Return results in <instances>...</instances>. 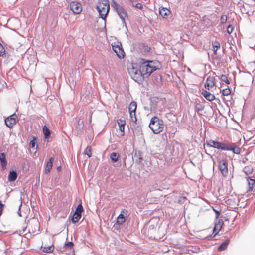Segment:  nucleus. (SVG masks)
Instances as JSON below:
<instances>
[{"mask_svg":"<svg viewBox=\"0 0 255 255\" xmlns=\"http://www.w3.org/2000/svg\"><path fill=\"white\" fill-rule=\"evenodd\" d=\"M206 144L207 146L209 147H212L222 150L231 151L236 154H239L241 152L240 148L234 143H226L210 139L207 140Z\"/></svg>","mask_w":255,"mask_h":255,"instance_id":"1","label":"nucleus"},{"mask_svg":"<svg viewBox=\"0 0 255 255\" xmlns=\"http://www.w3.org/2000/svg\"><path fill=\"white\" fill-rule=\"evenodd\" d=\"M149 127L154 134H158L164 129V122L155 116L150 119Z\"/></svg>","mask_w":255,"mask_h":255,"instance_id":"2","label":"nucleus"},{"mask_svg":"<svg viewBox=\"0 0 255 255\" xmlns=\"http://www.w3.org/2000/svg\"><path fill=\"white\" fill-rule=\"evenodd\" d=\"M140 64L141 71L147 76H149L156 70H159V67L156 65H152L148 60L142 58L140 59Z\"/></svg>","mask_w":255,"mask_h":255,"instance_id":"3","label":"nucleus"},{"mask_svg":"<svg viewBox=\"0 0 255 255\" xmlns=\"http://www.w3.org/2000/svg\"><path fill=\"white\" fill-rule=\"evenodd\" d=\"M96 9L99 14L100 17L104 21L106 24V17L110 9L109 4L106 3L105 4L97 5Z\"/></svg>","mask_w":255,"mask_h":255,"instance_id":"4","label":"nucleus"},{"mask_svg":"<svg viewBox=\"0 0 255 255\" xmlns=\"http://www.w3.org/2000/svg\"><path fill=\"white\" fill-rule=\"evenodd\" d=\"M218 168L224 177H226L228 174V161L223 158L218 160Z\"/></svg>","mask_w":255,"mask_h":255,"instance_id":"5","label":"nucleus"},{"mask_svg":"<svg viewBox=\"0 0 255 255\" xmlns=\"http://www.w3.org/2000/svg\"><path fill=\"white\" fill-rule=\"evenodd\" d=\"M83 210L84 209L82 203H79L76 208L72 215L71 222L73 224L77 223L80 220L82 216V212L83 211Z\"/></svg>","mask_w":255,"mask_h":255,"instance_id":"6","label":"nucleus"},{"mask_svg":"<svg viewBox=\"0 0 255 255\" xmlns=\"http://www.w3.org/2000/svg\"><path fill=\"white\" fill-rule=\"evenodd\" d=\"M17 115L15 113H14L5 119V124L7 127H8L9 128H11L18 122V120H17Z\"/></svg>","mask_w":255,"mask_h":255,"instance_id":"7","label":"nucleus"},{"mask_svg":"<svg viewBox=\"0 0 255 255\" xmlns=\"http://www.w3.org/2000/svg\"><path fill=\"white\" fill-rule=\"evenodd\" d=\"M115 11L119 16L120 18L121 19L123 25H125L126 27H127L125 19L126 18L128 17V15L126 10L121 6Z\"/></svg>","mask_w":255,"mask_h":255,"instance_id":"8","label":"nucleus"},{"mask_svg":"<svg viewBox=\"0 0 255 255\" xmlns=\"http://www.w3.org/2000/svg\"><path fill=\"white\" fill-rule=\"evenodd\" d=\"M128 213V210L122 209L120 214L117 218L116 224L118 225H122L126 221V217Z\"/></svg>","mask_w":255,"mask_h":255,"instance_id":"9","label":"nucleus"},{"mask_svg":"<svg viewBox=\"0 0 255 255\" xmlns=\"http://www.w3.org/2000/svg\"><path fill=\"white\" fill-rule=\"evenodd\" d=\"M112 48L114 51L116 53L117 56L120 59L124 58L125 55V53L121 43L120 45L118 44L112 46Z\"/></svg>","mask_w":255,"mask_h":255,"instance_id":"10","label":"nucleus"},{"mask_svg":"<svg viewBox=\"0 0 255 255\" xmlns=\"http://www.w3.org/2000/svg\"><path fill=\"white\" fill-rule=\"evenodd\" d=\"M70 7L71 10L75 14H79L82 11V7L80 3L75 2L72 1L70 3Z\"/></svg>","mask_w":255,"mask_h":255,"instance_id":"11","label":"nucleus"},{"mask_svg":"<svg viewBox=\"0 0 255 255\" xmlns=\"http://www.w3.org/2000/svg\"><path fill=\"white\" fill-rule=\"evenodd\" d=\"M144 75H145L141 71L140 68V71L137 73L136 72V74H134V75L132 76L131 77L135 82L140 84L143 81Z\"/></svg>","mask_w":255,"mask_h":255,"instance_id":"12","label":"nucleus"},{"mask_svg":"<svg viewBox=\"0 0 255 255\" xmlns=\"http://www.w3.org/2000/svg\"><path fill=\"white\" fill-rule=\"evenodd\" d=\"M214 227L213 229V233L216 232L218 233L221 230L222 226L224 225V222L222 219H216L214 223Z\"/></svg>","mask_w":255,"mask_h":255,"instance_id":"13","label":"nucleus"},{"mask_svg":"<svg viewBox=\"0 0 255 255\" xmlns=\"http://www.w3.org/2000/svg\"><path fill=\"white\" fill-rule=\"evenodd\" d=\"M0 164L2 170H4L7 165V161L6 158V154L5 153H0Z\"/></svg>","mask_w":255,"mask_h":255,"instance_id":"14","label":"nucleus"},{"mask_svg":"<svg viewBox=\"0 0 255 255\" xmlns=\"http://www.w3.org/2000/svg\"><path fill=\"white\" fill-rule=\"evenodd\" d=\"M215 85L214 77L209 76L207 77L206 82L204 84L205 88L209 90L210 88L213 87Z\"/></svg>","mask_w":255,"mask_h":255,"instance_id":"15","label":"nucleus"},{"mask_svg":"<svg viewBox=\"0 0 255 255\" xmlns=\"http://www.w3.org/2000/svg\"><path fill=\"white\" fill-rule=\"evenodd\" d=\"M201 94L209 101H212L215 99V95L207 90H203Z\"/></svg>","mask_w":255,"mask_h":255,"instance_id":"16","label":"nucleus"},{"mask_svg":"<svg viewBox=\"0 0 255 255\" xmlns=\"http://www.w3.org/2000/svg\"><path fill=\"white\" fill-rule=\"evenodd\" d=\"M133 158L135 159V163L140 164L143 160L142 153L139 151H135L133 154Z\"/></svg>","mask_w":255,"mask_h":255,"instance_id":"17","label":"nucleus"},{"mask_svg":"<svg viewBox=\"0 0 255 255\" xmlns=\"http://www.w3.org/2000/svg\"><path fill=\"white\" fill-rule=\"evenodd\" d=\"M137 108V103L135 101H132L130 103L128 106V111L129 112V114L132 115V114L135 116V114L136 113Z\"/></svg>","mask_w":255,"mask_h":255,"instance_id":"18","label":"nucleus"},{"mask_svg":"<svg viewBox=\"0 0 255 255\" xmlns=\"http://www.w3.org/2000/svg\"><path fill=\"white\" fill-rule=\"evenodd\" d=\"M247 180L249 187L248 191H253L255 190V180L250 177H247Z\"/></svg>","mask_w":255,"mask_h":255,"instance_id":"19","label":"nucleus"},{"mask_svg":"<svg viewBox=\"0 0 255 255\" xmlns=\"http://www.w3.org/2000/svg\"><path fill=\"white\" fill-rule=\"evenodd\" d=\"M17 173L15 170L10 171L8 175V180L10 182H14L17 178Z\"/></svg>","mask_w":255,"mask_h":255,"instance_id":"20","label":"nucleus"},{"mask_svg":"<svg viewBox=\"0 0 255 255\" xmlns=\"http://www.w3.org/2000/svg\"><path fill=\"white\" fill-rule=\"evenodd\" d=\"M53 160L54 158L53 157H51L49 160L47 162L45 168V173L46 174H48L50 172L53 166Z\"/></svg>","mask_w":255,"mask_h":255,"instance_id":"21","label":"nucleus"},{"mask_svg":"<svg viewBox=\"0 0 255 255\" xmlns=\"http://www.w3.org/2000/svg\"><path fill=\"white\" fill-rule=\"evenodd\" d=\"M171 13L170 9L163 7L159 10V14L163 18H167L168 16Z\"/></svg>","mask_w":255,"mask_h":255,"instance_id":"22","label":"nucleus"},{"mask_svg":"<svg viewBox=\"0 0 255 255\" xmlns=\"http://www.w3.org/2000/svg\"><path fill=\"white\" fill-rule=\"evenodd\" d=\"M42 130L45 139L48 140L50 137L51 133V130L48 128L46 125H44L43 127Z\"/></svg>","mask_w":255,"mask_h":255,"instance_id":"23","label":"nucleus"},{"mask_svg":"<svg viewBox=\"0 0 255 255\" xmlns=\"http://www.w3.org/2000/svg\"><path fill=\"white\" fill-rule=\"evenodd\" d=\"M140 71V66H139V68L138 69L137 67L136 64H132V67L131 68L128 69V72L129 74L131 75V77L134 75V74H136V72H138V71Z\"/></svg>","mask_w":255,"mask_h":255,"instance_id":"24","label":"nucleus"},{"mask_svg":"<svg viewBox=\"0 0 255 255\" xmlns=\"http://www.w3.org/2000/svg\"><path fill=\"white\" fill-rule=\"evenodd\" d=\"M229 239H227L222 242L218 247V250L219 251H222L225 250L229 244Z\"/></svg>","mask_w":255,"mask_h":255,"instance_id":"25","label":"nucleus"},{"mask_svg":"<svg viewBox=\"0 0 255 255\" xmlns=\"http://www.w3.org/2000/svg\"><path fill=\"white\" fill-rule=\"evenodd\" d=\"M118 124L119 125V130L123 132L122 135L124 134V128H125V125L126 124L125 121L122 120L121 119H120L118 120L117 121Z\"/></svg>","mask_w":255,"mask_h":255,"instance_id":"26","label":"nucleus"},{"mask_svg":"<svg viewBox=\"0 0 255 255\" xmlns=\"http://www.w3.org/2000/svg\"><path fill=\"white\" fill-rule=\"evenodd\" d=\"M29 147L32 149H37V137L32 136V139L30 140V143H29Z\"/></svg>","mask_w":255,"mask_h":255,"instance_id":"27","label":"nucleus"},{"mask_svg":"<svg viewBox=\"0 0 255 255\" xmlns=\"http://www.w3.org/2000/svg\"><path fill=\"white\" fill-rule=\"evenodd\" d=\"M159 101V98L156 97H153L150 99V109L155 108L158 102Z\"/></svg>","mask_w":255,"mask_h":255,"instance_id":"28","label":"nucleus"},{"mask_svg":"<svg viewBox=\"0 0 255 255\" xmlns=\"http://www.w3.org/2000/svg\"><path fill=\"white\" fill-rule=\"evenodd\" d=\"M205 108V106L201 102L197 103L195 106V111L197 112L198 115H200L199 112L202 111Z\"/></svg>","mask_w":255,"mask_h":255,"instance_id":"29","label":"nucleus"},{"mask_svg":"<svg viewBox=\"0 0 255 255\" xmlns=\"http://www.w3.org/2000/svg\"><path fill=\"white\" fill-rule=\"evenodd\" d=\"M119 158V154L117 153L113 152L110 154V159L113 162H117Z\"/></svg>","mask_w":255,"mask_h":255,"instance_id":"30","label":"nucleus"},{"mask_svg":"<svg viewBox=\"0 0 255 255\" xmlns=\"http://www.w3.org/2000/svg\"><path fill=\"white\" fill-rule=\"evenodd\" d=\"M42 251L45 253H51L54 249V246L53 245L49 246L48 247H42Z\"/></svg>","mask_w":255,"mask_h":255,"instance_id":"31","label":"nucleus"},{"mask_svg":"<svg viewBox=\"0 0 255 255\" xmlns=\"http://www.w3.org/2000/svg\"><path fill=\"white\" fill-rule=\"evenodd\" d=\"M231 89L229 87L224 89L222 90V94L223 96L229 95L231 94Z\"/></svg>","mask_w":255,"mask_h":255,"instance_id":"32","label":"nucleus"},{"mask_svg":"<svg viewBox=\"0 0 255 255\" xmlns=\"http://www.w3.org/2000/svg\"><path fill=\"white\" fill-rule=\"evenodd\" d=\"M220 79L222 81L224 82L225 83L227 84H230V81H229L228 77L226 75L222 74L220 76Z\"/></svg>","mask_w":255,"mask_h":255,"instance_id":"33","label":"nucleus"},{"mask_svg":"<svg viewBox=\"0 0 255 255\" xmlns=\"http://www.w3.org/2000/svg\"><path fill=\"white\" fill-rule=\"evenodd\" d=\"M149 62L152 64V65H156L159 67V69L161 68V65L160 62L158 60H149Z\"/></svg>","mask_w":255,"mask_h":255,"instance_id":"34","label":"nucleus"},{"mask_svg":"<svg viewBox=\"0 0 255 255\" xmlns=\"http://www.w3.org/2000/svg\"><path fill=\"white\" fill-rule=\"evenodd\" d=\"M4 54L5 55V57H6L7 55L5 53V50L3 45L1 44L0 45V57L2 56Z\"/></svg>","mask_w":255,"mask_h":255,"instance_id":"35","label":"nucleus"},{"mask_svg":"<svg viewBox=\"0 0 255 255\" xmlns=\"http://www.w3.org/2000/svg\"><path fill=\"white\" fill-rule=\"evenodd\" d=\"M227 16L226 15H222L221 16V18H220V24L221 25L225 24L227 22Z\"/></svg>","mask_w":255,"mask_h":255,"instance_id":"36","label":"nucleus"},{"mask_svg":"<svg viewBox=\"0 0 255 255\" xmlns=\"http://www.w3.org/2000/svg\"><path fill=\"white\" fill-rule=\"evenodd\" d=\"M112 7L115 10H116L118 8L120 7L121 5L118 4L115 1L113 0L111 3Z\"/></svg>","mask_w":255,"mask_h":255,"instance_id":"37","label":"nucleus"},{"mask_svg":"<svg viewBox=\"0 0 255 255\" xmlns=\"http://www.w3.org/2000/svg\"><path fill=\"white\" fill-rule=\"evenodd\" d=\"M84 153L87 155L88 157H90L92 156L91 147L90 146H88L85 151Z\"/></svg>","mask_w":255,"mask_h":255,"instance_id":"38","label":"nucleus"},{"mask_svg":"<svg viewBox=\"0 0 255 255\" xmlns=\"http://www.w3.org/2000/svg\"><path fill=\"white\" fill-rule=\"evenodd\" d=\"M74 246V243L72 242L69 241L66 242L64 245V247L71 249Z\"/></svg>","mask_w":255,"mask_h":255,"instance_id":"39","label":"nucleus"},{"mask_svg":"<svg viewBox=\"0 0 255 255\" xmlns=\"http://www.w3.org/2000/svg\"><path fill=\"white\" fill-rule=\"evenodd\" d=\"M217 234L218 233L216 232L214 233L213 232L212 235L207 236L205 238V239H206L207 240H211L213 238L215 237Z\"/></svg>","mask_w":255,"mask_h":255,"instance_id":"40","label":"nucleus"},{"mask_svg":"<svg viewBox=\"0 0 255 255\" xmlns=\"http://www.w3.org/2000/svg\"><path fill=\"white\" fill-rule=\"evenodd\" d=\"M234 29V27L232 26L231 25H229L227 28V32L230 34L233 32V30Z\"/></svg>","mask_w":255,"mask_h":255,"instance_id":"41","label":"nucleus"},{"mask_svg":"<svg viewBox=\"0 0 255 255\" xmlns=\"http://www.w3.org/2000/svg\"><path fill=\"white\" fill-rule=\"evenodd\" d=\"M83 128V122H82L80 123V121H79L77 125L76 126V129H78L79 130H80Z\"/></svg>","mask_w":255,"mask_h":255,"instance_id":"42","label":"nucleus"},{"mask_svg":"<svg viewBox=\"0 0 255 255\" xmlns=\"http://www.w3.org/2000/svg\"><path fill=\"white\" fill-rule=\"evenodd\" d=\"M243 171L246 175H248L249 173H251L252 172L248 167H245L243 169Z\"/></svg>","mask_w":255,"mask_h":255,"instance_id":"43","label":"nucleus"},{"mask_svg":"<svg viewBox=\"0 0 255 255\" xmlns=\"http://www.w3.org/2000/svg\"><path fill=\"white\" fill-rule=\"evenodd\" d=\"M213 49H215V50H218V48L220 47V43L218 42H215L214 44H213Z\"/></svg>","mask_w":255,"mask_h":255,"instance_id":"44","label":"nucleus"},{"mask_svg":"<svg viewBox=\"0 0 255 255\" xmlns=\"http://www.w3.org/2000/svg\"><path fill=\"white\" fill-rule=\"evenodd\" d=\"M213 210H214V212L215 213V219H217L219 218V216H220V211H218V210H217L216 209H214Z\"/></svg>","mask_w":255,"mask_h":255,"instance_id":"45","label":"nucleus"},{"mask_svg":"<svg viewBox=\"0 0 255 255\" xmlns=\"http://www.w3.org/2000/svg\"><path fill=\"white\" fill-rule=\"evenodd\" d=\"M130 117L131 118V121L134 122V123H135L137 121V118H136V113L135 114V116H134V115L132 114V115H130Z\"/></svg>","mask_w":255,"mask_h":255,"instance_id":"46","label":"nucleus"},{"mask_svg":"<svg viewBox=\"0 0 255 255\" xmlns=\"http://www.w3.org/2000/svg\"><path fill=\"white\" fill-rule=\"evenodd\" d=\"M132 5H133V6H134L136 8L139 9H141L143 8V6L141 5V4H140L139 3H137L135 5H134L133 4Z\"/></svg>","mask_w":255,"mask_h":255,"instance_id":"47","label":"nucleus"},{"mask_svg":"<svg viewBox=\"0 0 255 255\" xmlns=\"http://www.w3.org/2000/svg\"><path fill=\"white\" fill-rule=\"evenodd\" d=\"M4 207V204L2 203V201L0 200V213H2L3 212V208Z\"/></svg>","mask_w":255,"mask_h":255,"instance_id":"48","label":"nucleus"},{"mask_svg":"<svg viewBox=\"0 0 255 255\" xmlns=\"http://www.w3.org/2000/svg\"><path fill=\"white\" fill-rule=\"evenodd\" d=\"M214 100H215L216 102H217L219 105L220 104L221 101H220V100L219 99V98L215 97V99Z\"/></svg>","mask_w":255,"mask_h":255,"instance_id":"49","label":"nucleus"},{"mask_svg":"<svg viewBox=\"0 0 255 255\" xmlns=\"http://www.w3.org/2000/svg\"><path fill=\"white\" fill-rule=\"evenodd\" d=\"M10 61V60L9 59V55H8L7 58L5 61H4V63H8Z\"/></svg>","mask_w":255,"mask_h":255,"instance_id":"50","label":"nucleus"},{"mask_svg":"<svg viewBox=\"0 0 255 255\" xmlns=\"http://www.w3.org/2000/svg\"><path fill=\"white\" fill-rule=\"evenodd\" d=\"M136 130L138 131V132H140L141 131V128L140 127H137Z\"/></svg>","mask_w":255,"mask_h":255,"instance_id":"51","label":"nucleus"},{"mask_svg":"<svg viewBox=\"0 0 255 255\" xmlns=\"http://www.w3.org/2000/svg\"><path fill=\"white\" fill-rule=\"evenodd\" d=\"M205 153L207 155H208V156H210V157H211V158L213 160V158H212V156L210 154H208V153L206 152V150H205Z\"/></svg>","mask_w":255,"mask_h":255,"instance_id":"52","label":"nucleus"},{"mask_svg":"<svg viewBox=\"0 0 255 255\" xmlns=\"http://www.w3.org/2000/svg\"><path fill=\"white\" fill-rule=\"evenodd\" d=\"M126 157H125L124 158V165L125 166H126Z\"/></svg>","mask_w":255,"mask_h":255,"instance_id":"53","label":"nucleus"},{"mask_svg":"<svg viewBox=\"0 0 255 255\" xmlns=\"http://www.w3.org/2000/svg\"><path fill=\"white\" fill-rule=\"evenodd\" d=\"M217 50H215V49H214V54H217Z\"/></svg>","mask_w":255,"mask_h":255,"instance_id":"54","label":"nucleus"},{"mask_svg":"<svg viewBox=\"0 0 255 255\" xmlns=\"http://www.w3.org/2000/svg\"><path fill=\"white\" fill-rule=\"evenodd\" d=\"M1 244L3 246H5V243L3 241H1Z\"/></svg>","mask_w":255,"mask_h":255,"instance_id":"55","label":"nucleus"},{"mask_svg":"<svg viewBox=\"0 0 255 255\" xmlns=\"http://www.w3.org/2000/svg\"><path fill=\"white\" fill-rule=\"evenodd\" d=\"M129 1H130V3L131 4H132V3H133V0H129Z\"/></svg>","mask_w":255,"mask_h":255,"instance_id":"56","label":"nucleus"},{"mask_svg":"<svg viewBox=\"0 0 255 255\" xmlns=\"http://www.w3.org/2000/svg\"><path fill=\"white\" fill-rule=\"evenodd\" d=\"M114 227L115 228V229H118V228L116 226H114Z\"/></svg>","mask_w":255,"mask_h":255,"instance_id":"57","label":"nucleus"},{"mask_svg":"<svg viewBox=\"0 0 255 255\" xmlns=\"http://www.w3.org/2000/svg\"><path fill=\"white\" fill-rule=\"evenodd\" d=\"M21 206V204L19 206V211H20V209Z\"/></svg>","mask_w":255,"mask_h":255,"instance_id":"58","label":"nucleus"},{"mask_svg":"<svg viewBox=\"0 0 255 255\" xmlns=\"http://www.w3.org/2000/svg\"><path fill=\"white\" fill-rule=\"evenodd\" d=\"M60 168H61V166H59V167H58V169H60Z\"/></svg>","mask_w":255,"mask_h":255,"instance_id":"59","label":"nucleus"},{"mask_svg":"<svg viewBox=\"0 0 255 255\" xmlns=\"http://www.w3.org/2000/svg\"><path fill=\"white\" fill-rule=\"evenodd\" d=\"M253 0L255 2V0Z\"/></svg>","mask_w":255,"mask_h":255,"instance_id":"60","label":"nucleus"},{"mask_svg":"<svg viewBox=\"0 0 255 255\" xmlns=\"http://www.w3.org/2000/svg\"><path fill=\"white\" fill-rule=\"evenodd\" d=\"M1 43L0 42V45L1 44Z\"/></svg>","mask_w":255,"mask_h":255,"instance_id":"61","label":"nucleus"}]
</instances>
